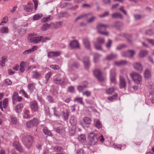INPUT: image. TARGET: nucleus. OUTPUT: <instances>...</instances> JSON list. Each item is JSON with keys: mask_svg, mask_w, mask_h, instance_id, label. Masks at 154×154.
Instances as JSON below:
<instances>
[{"mask_svg": "<svg viewBox=\"0 0 154 154\" xmlns=\"http://www.w3.org/2000/svg\"><path fill=\"white\" fill-rule=\"evenodd\" d=\"M66 78L64 76L62 77H57L54 79L53 82L55 84L60 85H63L65 82Z\"/></svg>", "mask_w": 154, "mask_h": 154, "instance_id": "nucleus-4", "label": "nucleus"}, {"mask_svg": "<svg viewBox=\"0 0 154 154\" xmlns=\"http://www.w3.org/2000/svg\"><path fill=\"white\" fill-rule=\"evenodd\" d=\"M78 140L81 142H84L86 140L85 136L83 134L80 135L78 137Z\"/></svg>", "mask_w": 154, "mask_h": 154, "instance_id": "nucleus-40", "label": "nucleus"}, {"mask_svg": "<svg viewBox=\"0 0 154 154\" xmlns=\"http://www.w3.org/2000/svg\"><path fill=\"white\" fill-rule=\"evenodd\" d=\"M77 154H84V150L81 149H78L77 152Z\"/></svg>", "mask_w": 154, "mask_h": 154, "instance_id": "nucleus-64", "label": "nucleus"}, {"mask_svg": "<svg viewBox=\"0 0 154 154\" xmlns=\"http://www.w3.org/2000/svg\"><path fill=\"white\" fill-rule=\"evenodd\" d=\"M112 17L113 18H122V16L119 13H115L112 15Z\"/></svg>", "mask_w": 154, "mask_h": 154, "instance_id": "nucleus-34", "label": "nucleus"}, {"mask_svg": "<svg viewBox=\"0 0 154 154\" xmlns=\"http://www.w3.org/2000/svg\"><path fill=\"white\" fill-rule=\"evenodd\" d=\"M115 63L117 65H120L126 63V62L125 61H121L119 62H115Z\"/></svg>", "mask_w": 154, "mask_h": 154, "instance_id": "nucleus-54", "label": "nucleus"}, {"mask_svg": "<svg viewBox=\"0 0 154 154\" xmlns=\"http://www.w3.org/2000/svg\"><path fill=\"white\" fill-rule=\"evenodd\" d=\"M43 36L32 37L31 36L29 38V42L35 43H38L42 41Z\"/></svg>", "mask_w": 154, "mask_h": 154, "instance_id": "nucleus-7", "label": "nucleus"}, {"mask_svg": "<svg viewBox=\"0 0 154 154\" xmlns=\"http://www.w3.org/2000/svg\"><path fill=\"white\" fill-rule=\"evenodd\" d=\"M70 45L72 48H79V45L78 41L76 40L73 41L71 42Z\"/></svg>", "mask_w": 154, "mask_h": 154, "instance_id": "nucleus-14", "label": "nucleus"}, {"mask_svg": "<svg viewBox=\"0 0 154 154\" xmlns=\"http://www.w3.org/2000/svg\"><path fill=\"white\" fill-rule=\"evenodd\" d=\"M50 67L51 68L54 70H57L60 69L59 66L57 65H51L50 66Z\"/></svg>", "mask_w": 154, "mask_h": 154, "instance_id": "nucleus-51", "label": "nucleus"}, {"mask_svg": "<svg viewBox=\"0 0 154 154\" xmlns=\"http://www.w3.org/2000/svg\"><path fill=\"white\" fill-rule=\"evenodd\" d=\"M87 87V86L85 85H79L78 86L77 89L79 91H82L83 90L84 88Z\"/></svg>", "mask_w": 154, "mask_h": 154, "instance_id": "nucleus-47", "label": "nucleus"}, {"mask_svg": "<svg viewBox=\"0 0 154 154\" xmlns=\"http://www.w3.org/2000/svg\"><path fill=\"white\" fill-rule=\"evenodd\" d=\"M116 57L117 56L116 55L112 54L108 55L106 57V59L107 60H110L116 58Z\"/></svg>", "mask_w": 154, "mask_h": 154, "instance_id": "nucleus-33", "label": "nucleus"}, {"mask_svg": "<svg viewBox=\"0 0 154 154\" xmlns=\"http://www.w3.org/2000/svg\"><path fill=\"white\" fill-rule=\"evenodd\" d=\"M148 51L147 50H142L139 53V56L140 57H144L148 54Z\"/></svg>", "mask_w": 154, "mask_h": 154, "instance_id": "nucleus-22", "label": "nucleus"}, {"mask_svg": "<svg viewBox=\"0 0 154 154\" xmlns=\"http://www.w3.org/2000/svg\"><path fill=\"white\" fill-rule=\"evenodd\" d=\"M97 43L99 44H103L105 42V39L104 38L100 37L98 38L97 39Z\"/></svg>", "mask_w": 154, "mask_h": 154, "instance_id": "nucleus-43", "label": "nucleus"}, {"mask_svg": "<svg viewBox=\"0 0 154 154\" xmlns=\"http://www.w3.org/2000/svg\"><path fill=\"white\" fill-rule=\"evenodd\" d=\"M32 78L34 79H38L41 76V74L40 72L36 71H33L32 72Z\"/></svg>", "mask_w": 154, "mask_h": 154, "instance_id": "nucleus-15", "label": "nucleus"}, {"mask_svg": "<svg viewBox=\"0 0 154 154\" xmlns=\"http://www.w3.org/2000/svg\"><path fill=\"white\" fill-rule=\"evenodd\" d=\"M11 122L13 124H16L17 122V120L16 118L11 116Z\"/></svg>", "mask_w": 154, "mask_h": 154, "instance_id": "nucleus-46", "label": "nucleus"}, {"mask_svg": "<svg viewBox=\"0 0 154 154\" xmlns=\"http://www.w3.org/2000/svg\"><path fill=\"white\" fill-rule=\"evenodd\" d=\"M12 99L13 103L14 104H15L17 101L20 102L23 100L22 98L19 96L18 93L17 92H15L14 93Z\"/></svg>", "mask_w": 154, "mask_h": 154, "instance_id": "nucleus-3", "label": "nucleus"}, {"mask_svg": "<svg viewBox=\"0 0 154 154\" xmlns=\"http://www.w3.org/2000/svg\"><path fill=\"white\" fill-rule=\"evenodd\" d=\"M88 138L92 144L95 145L97 142L96 136L94 133H90L89 134Z\"/></svg>", "mask_w": 154, "mask_h": 154, "instance_id": "nucleus-6", "label": "nucleus"}, {"mask_svg": "<svg viewBox=\"0 0 154 154\" xmlns=\"http://www.w3.org/2000/svg\"><path fill=\"white\" fill-rule=\"evenodd\" d=\"M83 120L86 124H90L91 123V119L90 118L85 117L83 118Z\"/></svg>", "mask_w": 154, "mask_h": 154, "instance_id": "nucleus-38", "label": "nucleus"}, {"mask_svg": "<svg viewBox=\"0 0 154 154\" xmlns=\"http://www.w3.org/2000/svg\"><path fill=\"white\" fill-rule=\"evenodd\" d=\"M69 122L73 126H75L77 124V121L76 118L74 117H71L70 120Z\"/></svg>", "mask_w": 154, "mask_h": 154, "instance_id": "nucleus-25", "label": "nucleus"}, {"mask_svg": "<svg viewBox=\"0 0 154 154\" xmlns=\"http://www.w3.org/2000/svg\"><path fill=\"white\" fill-rule=\"evenodd\" d=\"M144 76L145 79L146 80L150 79L152 76L151 72L149 69H147L144 71Z\"/></svg>", "mask_w": 154, "mask_h": 154, "instance_id": "nucleus-11", "label": "nucleus"}, {"mask_svg": "<svg viewBox=\"0 0 154 154\" xmlns=\"http://www.w3.org/2000/svg\"><path fill=\"white\" fill-rule=\"evenodd\" d=\"M11 81L9 79H6L5 81V84L7 85H11L12 84Z\"/></svg>", "mask_w": 154, "mask_h": 154, "instance_id": "nucleus-60", "label": "nucleus"}, {"mask_svg": "<svg viewBox=\"0 0 154 154\" xmlns=\"http://www.w3.org/2000/svg\"><path fill=\"white\" fill-rule=\"evenodd\" d=\"M109 14L108 11L105 12L104 14L102 15H99V17H103L108 16Z\"/></svg>", "mask_w": 154, "mask_h": 154, "instance_id": "nucleus-59", "label": "nucleus"}, {"mask_svg": "<svg viewBox=\"0 0 154 154\" xmlns=\"http://www.w3.org/2000/svg\"><path fill=\"white\" fill-rule=\"evenodd\" d=\"M83 43L85 47L87 49H90V43L89 41L87 38H84L83 39Z\"/></svg>", "mask_w": 154, "mask_h": 154, "instance_id": "nucleus-16", "label": "nucleus"}, {"mask_svg": "<svg viewBox=\"0 0 154 154\" xmlns=\"http://www.w3.org/2000/svg\"><path fill=\"white\" fill-rule=\"evenodd\" d=\"M128 57H132L134 54V51L132 50H129L127 51Z\"/></svg>", "mask_w": 154, "mask_h": 154, "instance_id": "nucleus-45", "label": "nucleus"}, {"mask_svg": "<svg viewBox=\"0 0 154 154\" xmlns=\"http://www.w3.org/2000/svg\"><path fill=\"white\" fill-rule=\"evenodd\" d=\"M24 10L27 12H30L33 9V7L29 8L27 5H24L23 6Z\"/></svg>", "mask_w": 154, "mask_h": 154, "instance_id": "nucleus-35", "label": "nucleus"}, {"mask_svg": "<svg viewBox=\"0 0 154 154\" xmlns=\"http://www.w3.org/2000/svg\"><path fill=\"white\" fill-rule=\"evenodd\" d=\"M94 74L100 81H103L104 80L105 78L103 76L102 73L99 69H95L94 72Z\"/></svg>", "mask_w": 154, "mask_h": 154, "instance_id": "nucleus-5", "label": "nucleus"}, {"mask_svg": "<svg viewBox=\"0 0 154 154\" xmlns=\"http://www.w3.org/2000/svg\"><path fill=\"white\" fill-rule=\"evenodd\" d=\"M83 95H85L87 97H89L91 96V93L88 91H86L83 93Z\"/></svg>", "mask_w": 154, "mask_h": 154, "instance_id": "nucleus-57", "label": "nucleus"}, {"mask_svg": "<svg viewBox=\"0 0 154 154\" xmlns=\"http://www.w3.org/2000/svg\"><path fill=\"white\" fill-rule=\"evenodd\" d=\"M83 62L85 64V68H88L90 66L89 59L88 57H85L84 58Z\"/></svg>", "mask_w": 154, "mask_h": 154, "instance_id": "nucleus-23", "label": "nucleus"}, {"mask_svg": "<svg viewBox=\"0 0 154 154\" xmlns=\"http://www.w3.org/2000/svg\"><path fill=\"white\" fill-rule=\"evenodd\" d=\"M26 125L28 128H31L33 126L30 120L26 123Z\"/></svg>", "mask_w": 154, "mask_h": 154, "instance_id": "nucleus-56", "label": "nucleus"}, {"mask_svg": "<svg viewBox=\"0 0 154 154\" xmlns=\"http://www.w3.org/2000/svg\"><path fill=\"white\" fill-rule=\"evenodd\" d=\"M112 43V41L111 40H110V39H109L108 40V43L106 45V47H107L108 48H109L111 45Z\"/></svg>", "mask_w": 154, "mask_h": 154, "instance_id": "nucleus-61", "label": "nucleus"}, {"mask_svg": "<svg viewBox=\"0 0 154 154\" xmlns=\"http://www.w3.org/2000/svg\"><path fill=\"white\" fill-rule=\"evenodd\" d=\"M13 145L14 147L19 152H22L23 151V149L22 148L20 144L18 142H15L13 143Z\"/></svg>", "mask_w": 154, "mask_h": 154, "instance_id": "nucleus-9", "label": "nucleus"}, {"mask_svg": "<svg viewBox=\"0 0 154 154\" xmlns=\"http://www.w3.org/2000/svg\"><path fill=\"white\" fill-rule=\"evenodd\" d=\"M95 126L98 129L102 128V124L101 122L99 120H97L95 124Z\"/></svg>", "mask_w": 154, "mask_h": 154, "instance_id": "nucleus-41", "label": "nucleus"}, {"mask_svg": "<svg viewBox=\"0 0 154 154\" xmlns=\"http://www.w3.org/2000/svg\"><path fill=\"white\" fill-rule=\"evenodd\" d=\"M38 48V47L36 46H34L32 48L29 50H25L23 52V54L26 55L27 54H29L34 52L35 50H37Z\"/></svg>", "mask_w": 154, "mask_h": 154, "instance_id": "nucleus-12", "label": "nucleus"}, {"mask_svg": "<svg viewBox=\"0 0 154 154\" xmlns=\"http://www.w3.org/2000/svg\"><path fill=\"white\" fill-rule=\"evenodd\" d=\"M8 32V28L7 27H3L0 30V32L1 33H7Z\"/></svg>", "mask_w": 154, "mask_h": 154, "instance_id": "nucleus-29", "label": "nucleus"}, {"mask_svg": "<svg viewBox=\"0 0 154 154\" xmlns=\"http://www.w3.org/2000/svg\"><path fill=\"white\" fill-rule=\"evenodd\" d=\"M33 139L30 136L24 137L23 138V142L25 146L27 148H29L32 145Z\"/></svg>", "mask_w": 154, "mask_h": 154, "instance_id": "nucleus-1", "label": "nucleus"}, {"mask_svg": "<svg viewBox=\"0 0 154 154\" xmlns=\"http://www.w3.org/2000/svg\"><path fill=\"white\" fill-rule=\"evenodd\" d=\"M23 107V105L22 103H20L17 105L15 108V110L16 112L19 113L20 112Z\"/></svg>", "mask_w": 154, "mask_h": 154, "instance_id": "nucleus-18", "label": "nucleus"}, {"mask_svg": "<svg viewBox=\"0 0 154 154\" xmlns=\"http://www.w3.org/2000/svg\"><path fill=\"white\" fill-rule=\"evenodd\" d=\"M29 110H26L24 112L23 117L25 119H29L30 118L29 115Z\"/></svg>", "mask_w": 154, "mask_h": 154, "instance_id": "nucleus-28", "label": "nucleus"}, {"mask_svg": "<svg viewBox=\"0 0 154 154\" xmlns=\"http://www.w3.org/2000/svg\"><path fill=\"white\" fill-rule=\"evenodd\" d=\"M54 152H63V148L59 146H56L53 148Z\"/></svg>", "mask_w": 154, "mask_h": 154, "instance_id": "nucleus-30", "label": "nucleus"}, {"mask_svg": "<svg viewBox=\"0 0 154 154\" xmlns=\"http://www.w3.org/2000/svg\"><path fill=\"white\" fill-rule=\"evenodd\" d=\"M52 74V73L51 72H48L47 73L45 76V78L47 81V82H48V81L49 78L51 77V75Z\"/></svg>", "mask_w": 154, "mask_h": 154, "instance_id": "nucleus-49", "label": "nucleus"}, {"mask_svg": "<svg viewBox=\"0 0 154 154\" xmlns=\"http://www.w3.org/2000/svg\"><path fill=\"white\" fill-rule=\"evenodd\" d=\"M7 60V59L6 57L5 56L2 57L0 61L1 66L2 67L5 66V63Z\"/></svg>", "mask_w": 154, "mask_h": 154, "instance_id": "nucleus-24", "label": "nucleus"}, {"mask_svg": "<svg viewBox=\"0 0 154 154\" xmlns=\"http://www.w3.org/2000/svg\"><path fill=\"white\" fill-rule=\"evenodd\" d=\"M8 103V100L7 98L4 99L3 101L0 102V108L3 111V108L5 109L7 107Z\"/></svg>", "mask_w": 154, "mask_h": 154, "instance_id": "nucleus-8", "label": "nucleus"}, {"mask_svg": "<svg viewBox=\"0 0 154 154\" xmlns=\"http://www.w3.org/2000/svg\"><path fill=\"white\" fill-rule=\"evenodd\" d=\"M43 131L44 133L49 136H52V134L50 131L47 128L45 127L43 129Z\"/></svg>", "mask_w": 154, "mask_h": 154, "instance_id": "nucleus-31", "label": "nucleus"}, {"mask_svg": "<svg viewBox=\"0 0 154 154\" xmlns=\"http://www.w3.org/2000/svg\"><path fill=\"white\" fill-rule=\"evenodd\" d=\"M110 80L112 82L115 83H116V79L115 78V74L114 72L112 74L111 73L110 76Z\"/></svg>", "mask_w": 154, "mask_h": 154, "instance_id": "nucleus-36", "label": "nucleus"}, {"mask_svg": "<svg viewBox=\"0 0 154 154\" xmlns=\"http://www.w3.org/2000/svg\"><path fill=\"white\" fill-rule=\"evenodd\" d=\"M60 108L59 106L57 107H55L54 109V115L58 117L60 116Z\"/></svg>", "mask_w": 154, "mask_h": 154, "instance_id": "nucleus-20", "label": "nucleus"}, {"mask_svg": "<svg viewBox=\"0 0 154 154\" xmlns=\"http://www.w3.org/2000/svg\"><path fill=\"white\" fill-rule=\"evenodd\" d=\"M26 65V63L24 61H22L20 64V68L19 69L20 72H23L25 70V67Z\"/></svg>", "mask_w": 154, "mask_h": 154, "instance_id": "nucleus-17", "label": "nucleus"}, {"mask_svg": "<svg viewBox=\"0 0 154 154\" xmlns=\"http://www.w3.org/2000/svg\"><path fill=\"white\" fill-rule=\"evenodd\" d=\"M95 19V17H93L87 20V22L88 23H91L94 21Z\"/></svg>", "mask_w": 154, "mask_h": 154, "instance_id": "nucleus-58", "label": "nucleus"}, {"mask_svg": "<svg viewBox=\"0 0 154 154\" xmlns=\"http://www.w3.org/2000/svg\"><path fill=\"white\" fill-rule=\"evenodd\" d=\"M50 39V38L49 37H46L44 38L43 37L42 39V42H46L47 40H49Z\"/></svg>", "mask_w": 154, "mask_h": 154, "instance_id": "nucleus-63", "label": "nucleus"}, {"mask_svg": "<svg viewBox=\"0 0 154 154\" xmlns=\"http://www.w3.org/2000/svg\"><path fill=\"white\" fill-rule=\"evenodd\" d=\"M127 47V46L125 44H121L117 46L116 48L118 50H120Z\"/></svg>", "mask_w": 154, "mask_h": 154, "instance_id": "nucleus-48", "label": "nucleus"}, {"mask_svg": "<svg viewBox=\"0 0 154 154\" xmlns=\"http://www.w3.org/2000/svg\"><path fill=\"white\" fill-rule=\"evenodd\" d=\"M43 16V15L42 14H35L33 17V20H36L41 19Z\"/></svg>", "mask_w": 154, "mask_h": 154, "instance_id": "nucleus-26", "label": "nucleus"}, {"mask_svg": "<svg viewBox=\"0 0 154 154\" xmlns=\"http://www.w3.org/2000/svg\"><path fill=\"white\" fill-rule=\"evenodd\" d=\"M19 94H22L23 95L24 97H25L28 98V96L27 94L26 93V92L24 91L23 90H22L20 91L19 92Z\"/></svg>", "mask_w": 154, "mask_h": 154, "instance_id": "nucleus-50", "label": "nucleus"}, {"mask_svg": "<svg viewBox=\"0 0 154 154\" xmlns=\"http://www.w3.org/2000/svg\"><path fill=\"white\" fill-rule=\"evenodd\" d=\"M51 16H49L48 17H44L42 19V21L43 23L49 21L51 20Z\"/></svg>", "mask_w": 154, "mask_h": 154, "instance_id": "nucleus-42", "label": "nucleus"}, {"mask_svg": "<svg viewBox=\"0 0 154 154\" xmlns=\"http://www.w3.org/2000/svg\"><path fill=\"white\" fill-rule=\"evenodd\" d=\"M118 96L117 94H115L111 97H109L108 98V99L110 101L115 99Z\"/></svg>", "mask_w": 154, "mask_h": 154, "instance_id": "nucleus-52", "label": "nucleus"}, {"mask_svg": "<svg viewBox=\"0 0 154 154\" xmlns=\"http://www.w3.org/2000/svg\"><path fill=\"white\" fill-rule=\"evenodd\" d=\"M108 27V25L99 24L97 25V28L99 33L101 34L108 35H109L108 32H103L102 31L105 30Z\"/></svg>", "mask_w": 154, "mask_h": 154, "instance_id": "nucleus-2", "label": "nucleus"}, {"mask_svg": "<svg viewBox=\"0 0 154 154\" xmlns=\"http://www.w3.org/2000/svg\"><path fill=\"white\" fill-rule=\"evenodd\" d=\"M30 107L31 109L34 112H38V106L36 101H34L31 102L30 103Z\"/></svg>", "mask_w": 154, "mask_h": 154, "instance_id": "nucleus-10", "label": "nucleus"}, {"mask_svg": "<svg viewBox=\"0 0 154 154\" xmlns=\"http://www.w3.org/2000/svg\"><path fill=\"white\" fill-rule=\"evenodd\" d=\"M28 88L30 91H33L35 88L34 84L31 83L29 84L28 86Z\"/></svg>", "mask_w": 154, "mask_h": 154, "instance_id": "nucleus-39", "label": "nucleus"}, {"mask_svg": "<svg viewBox=\"0 0 154 154\" xmlns=\"http://www.w3.org/2000/svg\"><path fill=\"white\" fill-rule=\"evenodd\" d=\"M146 35H150L153 34V32L152 30H148L146 31Z\"/></svg>", "mask_w": 154, "mask_h": 154, "instance_id": "nucleus-55", "label": "nucleus"}, {"mask_svg": "<svg viewBox=\"0 0 154 154\" xmlns=\"http://www.w3.org/2000/svg\"><path fill=\"white\" fill-rule=\"evenodd\" d=\"M141 76L139 74L135 73V83L140 84L141 82Z\"/></svg>", "mask_w": 154, "mask_h": 154, "instance_id": "nucleus-21", "label": "nucleus"}, {"mask_svg": "<svg viewBox=\"0 0 154 154\" xmlns=\"http://www.w3.org/2000/svg\"><path fill=\"white\" fill-rule=\"evenodd\" d=\"M34 5V8L35 10H36L38 6V3L37 0H32Z\"/></svg>", "mask_w": 154, "mask_h": 154, "instance_id": "nucleus-62", "label": "nucleus"}, {"mask_svg": "<svg viewBox=\"0 0 154 154\" xmlns=\"http://www.w3.org/2000/svg\"><path fill=\"white\" fill-rule=\"evenodd\" d=\"M114 91V89L113 88H109L106 90V92L108 94H112Z\"/></svg>", "mask_w": 154, "mask_h": 154, "instance_id": "nucleus-53", "label": "nucleus"}, {"mask_svg": "<svg viewBox=\"0 0 154 154\" xmlns=\"http://www.w3.org/2000/svg\"><path fill=\"white\" fill-rule=\"evenodd\" d=\"M50 27V25L47 23H45L42 27V31H45L48 29Z\"/></svg>", "mask_w": 154, "mask_h": 154, "instance_id": "nucleus-37", "label": "nucleus"}, {"mask_svg": "<svg viewBox=\"0 0 154 154\" xmlns=\"http://www.w3.org/2000/svg\"><path fill=\"white\" fill-rule=\"evenodd\" d=\"M30 121L33 126H37L39 123L38 120L35 118H33L32 120H30Z\"/></svg>", "mask_w": 154, "mask_h": 154, "instance_id": "nucleus-32", "label": "nucleus"}, {"mask_svg": "<svg viewBox=\"0 0 154 154\" xmlns=\"http://www.w3.org/2000/svg\"><path fill=\"white\" fill-rule=\"evenodd\" d=\"M126 86V84L124 79L122 76L120 77L119 86L121 88H125Z\"/></svg>", "mask_w": 154, "mask_h": 154, "instance_id": "nucleus-13", "label": "nucleus"}, {"mask_svg": "<svg viewBox=\"0 0 154 154\" xmlns=\"http://www.w3.org/2000/svg\"><path fill=\"white\" fill-rule=\"evenodd\" d=\"M74 101L77 102L81 104H83L82 102V97H75L74 100Z\"/></svg>", "mask_w": 154, "mask_h": 154, "instance_id": "nucleus-44", "label": "nucleus"}, {"mask_svg": "<svg viewBox=\"0 0 154 154\" xmlns=\"http://www.w3.org/2000/svg\"><path fill=\"white\" fill-rule=\"evenodd\" d=\"M143 66L140 63H135V69L139 72H141L143 70Z\"/></svg>", "mask_w": 154, "mask_h": 154, "instance_id": "nucleus-19", "label": "nucleus"}, {"mask_svg": "<svg viewBox=\"0 0 154 154\" xmlns=\"http://www.w3.org/2000/svg\"><path fill=\"white\" fill-rule=\"evenodd\" d=\"M62 113V116L63 117L64 119L65 120L67 119L69 115V113L68 110H66L65 111H63Z\"/></svg>", "mask_w": 154, "mask_h": 154, "instance_id": "nucleus-27", "label": "nucleus"}]
</instances>
